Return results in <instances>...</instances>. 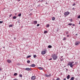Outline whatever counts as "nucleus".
<instances>
[{
  "instance_id": "nucleus-29",
  "label": "nucleus",
  "mask_w": 80,
  "mask_h": 80,
  "mask_svg": "<svg viewBox=\"0 0 80 80\" xmlns=\"http://www.w3.org/2000/svg\"><path fill=\"white\" fill-rule=\"evenodd\" d=\"M78 18H80V15H79L78 17Z\"/></svg>"
},
{
  "instance_id": "nucleus-48",
  "label": "nucleus",
  "mask_w": 80,
  "mask_h": 80,
  "mask_svg": "<svg viewBox=\"0 0 80 80\" xmlns=\"http://www.w3.org/2000/svg\"><path fill=\"white\" fill-rule=\"evenodd\" d=\"M46 3V4H47V2H46V3Z\"/></svg>"
},
{
  "instance_id": "nucleus-37",
  "label": "nucleus",
  "mask_w": 80,
  "mask_h": 80,
  "mask_svg": "<svg viewBox=\"0 0 80 80\" xmlns=\"http://www.w3.org/2000/svg\"><path fill=\"white\" fill-rule=\"evenodd\" d=\"M72 9L73 10H75V8H72Z\"/></svg>"
},
{
  "instance_id": "nucleus-50",
  "label": "nucleus",
  "mask_w": 80,
  "mask_h": 80,
  "mask_svg": "<svg viewBox=\"0 0 80 80\" xmlns=\"http://www.w3.org/2000/svg\"><path fill=\"white\" fill-rule=\"evenodd\" d=\"M77 62H75V63L76 64V63H77Z\"/></svg>"
},
{
  "instance_id": "nucleus-30",
  "label": "nucleus",
  "mask_w": 80,
  "mask_h": 80,
  "mask_svg": "<svg viewBox=\"0 0 80 80\" xmlns=\"http://www.w3.org/2000/svg\"><path fill=\"white\" fill-rule=\"evenodd\" d=\"M70 22H72V19H70Z\"/></svg>"
},
{
  "instance_id": "nucleus-27",
  "label": "nucleus",
  "mask_w": 80,
  "mask_h": 80,
  "mask_svg": "<svg viewBox=\"0 0 80 80\" xmlns=\"http://www.w3.org/2000/svg\"><path fill=\"white\" fill-rule=\"evenodd\" d=\"M68 25L71 26V25H72V23H68Z\"/></svg>"
},
{
  "instance_id": "nucleus-42",
  "label": "nucleus",
  "mask_w": 80,
  "mask_h": 80,
  "mask_svg": "<svg viewBox=\"0 0 80 80\" xmlns=\"http://www.w3.org/2000/svg\"><path fill=\"white\" fill-rule=\"evenodd\" d=\"M63 80H66V79L65 78H64Z\"/></svg>"
},
{
  "instance_id": "nucleus-52",
  "label": "nucleus",
  "mask_w": 80,
  "mask_h": 80,
  "mask_svg": "<svg viewBox=\"0 0 80 80\" xmlns=\"http://www.w3.org/2000/svg\"><path fill=\"white\" fill-rule=\"evenodd\" d=\"M20 0H18V1H20Z\"/></svg>"
},
{
  "instance_id": "nucleus-49",
  "label": "nucleus",
  "mask_w": 80,
  "mask_h": 80,
  "mask_svg": "<svg viewBox=\"0 0 80 80\" xmlns=\"http://www.w3.org/2000/svg\"><path fill=\"white\" fill-rule=\"evenodd\" d=\"M14 40H15V38H14Z\"/></svg>"
},
{
  "instance_id": "nucleus-10",
  "label": "nucleus",
  "mask_w": 80,
  "mask_h": 80,
  "mask_svg": "<svg viewBox=\"0 0 80 80\" xmlns=\"http://www.w3.org/2000/svg\"><path fill=\"white\" fill-rule=\"evenodd\" d=\"M7 62H8V63H11V62H12V61H11V60H10V59H8L7 60Z\"/></svg>"
},
{
  "instance_id": "nucleus-44",
  "label": "nucleus",
  "mask_w": 80,
  "mask_h": 80,
  "mask_svg": "<svg viewBox=\"0 0 80 80\" xmlns=\"http://www.w3.org/2000/svg\"><path fill=\"white\" fill-rule=\"evenodd\" d=\"M76 36L78 35V34H76Z\"/></svg>"
},
{
  "instance_id": "nucleus-51",
  "label": "nucleus",
  "mask_w": 80,
  "mask_h": 80,
  "mask_svg": "<svg viewBox=\"0 0 80 80\" xmlns=\"http://www.w3.org/2000/svg\"><path fill=\"white\" fill-rule=\"evenodd\" d=\"M3 48H5V47H3Z\"/></svg>"
},
{
  "instance_id": "nucleus-47",
  "label": "nucleus",
  "mask_w": 80,
  "mask_h": 80,
  "mask_svg": "<svg viewBox=\"0 0 80 80\" xmlns=\"http://www.w3.org/2000/svg\"><path fill=\"white\" fill-rule=\"evenodd\" d=\"M61 58H63V56H61Z\"/></svg>"
},
{
  "instance_id": "nucleus-39",
  "label": "nucleus",
  "mask_w": 80,
  "mask_h": 80,
  "mask_svg": "<svg viewBox=\"0 0 80 80\" xmlns=\"http://www.w3.org/2000/svg\"><path fill=\"white\" fill-rule=\"evenodd\" d=\"M72 26H75V24H72Z\"/></svg>"
},
{
  "instance_id": "nucleus-18",
  "label": "nucleus",
  "mask_w": 80,
  "mask_h": 80,
  "mask_svg": "<svg viewBox=\"0 0 80 80\" xmlns=\"http://www.w3.org/2000/svg\"><path fill=\"white\" fill-rule=\"evenodd\" d=\"M17 16H14L13 17V19H16L17 18Z\"/></svg>"
},
{
  "instance_id": "nucleus-12",
  "label": "nucleus",
  "mask_w": 80,
  "mask_h": 80,
  "mask_svg": "<svg viewBox=\"0 0 80 80\" xmlns=\"http://www.w3.org/2000/svg\"><path fill=\"white\" fill-rule=\"evenodd\" d=\"M3 12H6V9L5 8H4L3 9Z\"/></svg>"
},
{
  "instance_id": "nucleus-2",
  "label": "nucleus",
  "mask_w": 80,
  "mask_h": 80,
  "mask_svg": "<svg viewBox=\"0 0 80 80\" xmlns=\"http://www.w3.org/2000/svg\"><path fill=\"white\" fill-rule=\"evenodd\" d=\"M52 57L53 58V59L54 60H55L58 58L57 56L55 54L52 55Z\"/></svg>"
},
{
  "instance_id": "nucleus-46",
  "label": "nucleus",
  "mask_w": 80,
  "mask_h": 80,
  "mask_svg": "<svg viewBox=\"0 0 80 80\" xmlns=\"http://www.w3.org/2000/svg\"><path fill=\"white\" fill-rule=\"evenodd\" d=\"M2 70V69H1V68H0V71H1V70Z\"/></svg>"
},
{
  "instance_id": "nucleus-17",
  "label": "nucleus",
  "mask_w": 80,
  "mask_h": 80,
  "mask_svg": "<svg viewBox=\"0 0 80 80\" xmlns=\"http://www.w3.org/2000/svg\"><path fill=\"white\" fill-rule=\"evenodd\" d=\"M48 48H52V46L51 45H49L48 46Z\"/></svg>"
},
{
  "instance_id": "nucleus-32",
  "label": "nucleus",
  "mask_w": 80,
  "mask_h": 80,
  "mask_svg": "<svg viewBox=\"0 0 80 80\" xmlns=\"http://www.w3.org/2000/svg\"><path fill=\"white\" fill-rule=\"evenodd\" d=\"M63 60V59H61V62H62V61Z\"/></svg>"
},
{
  "instance_id": "nucleus-34",
  "label": "nucleus",
  "mask_w": 80,
  "mask_h": 80,
  "mask_svg": "<svg viewBox=\"0 0 80 80\" xmlns=\"http://www.w3.org/2000/svg\"><path fill=\"white\" fill-rule=\"evenodd\" d=\"M65 39H66V38H64L63 39V40H65Z\"/></svg>"
},
{
  "instance_id": "nucleus-40",
  "label": "nucleus",
  "mask_w": 80,
  "mask_h": 80,
  "mask_svg": "<svg viewBox=\"0 0 80 80\" xmlns=\"http://www.w3.org/2000/svg\"><path fill=\"white\" fill-rule=\"evenodd\" d=\"M38 7H40V5H38Z\"/></svg>"
},
{
  "instance_id": "nucleus-41",
  "label": "nucleus",
  "mask_w": 80,
  "mask_h": 80,
  "mask_svg": "<svg viewBox=\"0 0 80 80\" xmlns=\"http://www.w3.org/2000/svg\"><path fill=\"white\" fill-rule=\"evenodd\" d=\"M67 37H69V35H67Z\"/></svg>"
},
{
  "instance_id": "nucleus-25",
  "label": "nucleus",
  "mask_w": 80,
  "mask_h": 80,
  "mask_svg": "<svg viewBox=\"0 0 80 80\" xmlns=\"http://www.w3.org/2000/svg\"><path fill=\"white\" fill-rule=\"evenodd\" d=\"M9 27H13V26L12 25H9Z\"/></svg>"
},
{
  "instance_id": "nucleus-15",
  "label": "nucleus",
  "mask_w": 80,
  "mask_h": 80,
  "mask_svg": "<svg viewBox=\"0 0 80 80\" xmlns=\"http://www.w3.org/2000/svg\"><path fill=\"white\" fill-rule=\"evenodd\" d=\"M52 20H55V18L54 17H53L52 18Z\"/></svg>"
},
{
  "instance_id": "nucleus-21",
  "label": "nucleus",
  "mask_w": 80,
  "mask_h": 80,
  "mask_svg": "<svg viewBox=\"0 0 80 80\" xmlns=\"http://www.w3.org/2000/svg\"><path fill=\"white\" fill-rule=\"evenodd\" d=\"M30 62V60H28L27 61V62L28 63H29Z\"/></svg>"
},
{
  "instance_id": "nucleus-24",
  "label": "nucleus",
  "mask_w": 80,
  "mask_h": 80,
  "mask_svg": "<svg viewBox=\"0 0 80 80\" xmlns=\"http://www.w3.org/2000/svg\"><path fill=\"white\" fill-rule=\"evenodd\" d=\"M44 33H47V31H45L44 32Z\"/></svg>"
},
{
  "instance_id": "nucleus-28",
  "label": "nucleus",
  "mask_w": 80,
  "mask_h": 80,
  "mask_svg": "<svg viewBox=\"0 0 80 80\" xmlns=\"http://www.w3.org/2000/svg\"><path fill=\"white\" fill-rule=\"evenodd\" d=\"M50 26V25L49 24H48L47 26V28L49 27V26Z\"/></svg>"
},
{
  "instance_id": "nucleus-38",
  "label": "nucleus",
  "mask_w": 80,
  "mask_h": 80,
  "mask_svg": "<svg viewBox=\"0 0 80 80\" xmlns=\"http://www.w3.org/2000/svg\"><path fill=\"white\" fill-rule=\"evenodd\" d=\"M12 14L10 15H9L10 17H12Z\"/></svg>"
},
{
  "instance_id": "nucleus-20",
  "label": "nucleus",
  "mask_w": 80,
  "mask_h": 80,
  "mask_svg": "<svg viewBox=\"0 0 80 80\" xmlns=\"http://www.w3.org/2000/svg\"><path fill=\"white\" fill-rule=\"evenodd\" d=\"M21 15H22V14H21V13H20L18 15V17H21Z\"/></svg>"
},
{
  "instance_id": "nucleus-7",
  "label": "nucleus",
  "mask_w": 80,
  "mask_h": 80,
  "mask_svg": "<svg viewBox=\"0 0 80 80\" xmlns=\"http://www.w3.org/2000/svg\"><path fill=\"white\" fill-rule=\"evenodd\" d=\"M35 78H36L35 76H33L31 77V79L32 80H35Z\"/></svg>"
},
{
  "instance_id": "nucleus-35",
  "label": "nucleus",
  "mask_w": 80,
  "mask_h": 80,
  "mask_svg": "<svg viewBox=\"0 0 80 80\" xmlns=\"http://www.w3.org/2000/svg\"><path fill=\"white\" fill-rule=\"evenodd\" d=\"M76 5V4H72V6H75V5Z\"/></svg>"
},
{
  "instance_id": "nucleus-22",
  "label": "nucleus",
  "mask_w": 80,
  "mask_h": 80,
  "mask_svg": "<svg viewBox=\"0 0 80 80\" xmlns=\"http://www.w3.org/2000/svg\"><path fill=\"white\" fill-rule=\"evenodd\" d=\"M14 76H16V75H17V73H14Z\"/></svg>"
},
{
  "instance_id": "nucleus-26",
  "label": "nucleus",
  "mask_w": 80,
  "mask_h": 80,
  "mask_svg": "<svg viewBox=\"0 0 80 80\" xmlns=\"http://www.w3.org/2000/svg\"><path fill=\"white\" fill-rule=\"evenodd\" d=\"M19 77L22 78V74L19 75Z\"/></svg>"
},
{
  "instance_id": "nucleus-36",
  "label": "nucleus",
  "mask_w": 80,
  "mask_h": 80,
  "mask_svg": "<svg viewBox=\"0 0 80 80\" xmlns=\"http://www.w3.org/2000/svg\"><path fill=\"white\" fill-rule=\"evenodd\" d=\"M52 60V58H51L49 59V60Z\"/></svg>"
},
{
  "instance_id": "nucleus-6",
  "label": "nucleus",
  "mask_w": 80,
  "mask_h": 80,
  "mask_svg": "<svg viewBox=\"0 0 80 80\" xmlns=\"http://www.w3.org/2000/svg\"><path fill=\"white\" fill-rule=\"evenodd\" d=\"M25 70H27V71H30V70H31V69H30V68H26L25 69Z\"/></svg>"
},
{
  "instance_id": "nucleus-19",
  "label": "nucleus",
  "mask_w": 80,
  "mask_h": 80,
  "mask_svg": "<svg viewBox=\"0 0 80 80\" xmlns=\"http://www.w3.org/2000/svg\"><path fill=\"white\" fill-rule=\"evenodd\" d=\"M32 57V56L31 55L28 56L27 57V58H30V57Z\"/></svg>"
},
{
  "instance_id": "nucleus-9",
  "label": "nucleus",
  "mask_w": 80,
  "mask_h": 80,
  "mask_svg": "<svg viewBox=\"0 0 80 80\" xmlns=\"http://www.w3.org/2000/svg\"><path fill=\"white\" fill-rule=\"evenodd\" d=\"M45 76L46 77H50L51 76V74H50L49 75H48L47 74H45Z\"/></svg>"
},
{
  "instance_id": "nucleus-45",
  "label": "nucleus",
  "mask_w": 80,
  "mask_h": 80,
  "mask_svg": "<svg viewBox=\"0 0 80 80\" xmlns=\"http://www.w3.org/2000/svg\"><path fill=\"white\" fill-rule=\"evenodd\" d=\"M79 24L80 25V21L79 22Z\"/></svg>"
},
{
  "instance_id": "nucleus-11",
  "label": "nucleus",
  "mask_w": 80,
  "mask_h": 80,
  "mask_svg": "<svg viewBox=\"0 0 80 80\" xmlns=\"http://www.w3.org/2000/svg\"><path fill=\"white\" fill-rule=\"evenodd\" d=\"M38 69L39 70H43V68L42 67H38Z\"/></svg>"
},
{
  "instance_id": "nucleus-31",
  "label": "nucleus",
  "mask_w": 80,
  "mask_h": 80,
  "mask_svg": "<svg viewBox=\"0 0 80 80\" xmlns=\"http://www.w3.org/2000/svg\"><path fill=\"white\" fill-rule=\"evenodd\" d=\"M39 26H40V24H38L37 25V27H38Z\"/></svg>"
},
{
  "instance_id": "nucleus-3",
  "label": "nucleus",
  "mask_w": 80,
  "mask_h": 80,
  "mask_svg": "<svg viewBox=\"0 0 80 80\" xmlns=\"http://www.w3.org/2000/svg\"><path fill=\"white\" fill-rule=\"evenodd\" d=\"M70 14V12H64V15L66 16L68 15V14Z\"/></svg>"
},
{
  "instance_id": "nucleus-5",
  "label": "nucleus",
  "mask_w": 80,
  "mask_h": 80,
  "mask_svg": "<svg viewBox=\"0 0 80 80\" xmlns=\"http://www.w3.org/2000/svg\"><path fill=\"white\" fill-rule=\"evenodd\" d=\"M46 53V51H43L42 52L41 54L42 55H45Z\"/></svg>"
},
{
  "instance_id": "nucleus-1",
  "label": "nucleus",
  "mask_w": 80,
  "mask_h": 80,
  "mask_svg": "<svg viewBox=\"0 0 80 80\" xmlns=\"http://www.w3.org/2000/svg\"><path fill=\"white\" fill-rule=\"evenodd\" d=\"M74 63V62H69L68 64V66H70V67L71 68H73V67L74 66V64H73Z\"/></svg>"
},
{
  "instance_id": "nucleus-13",
  "label": "nucleus",
  "mask_w": 80,
  "mask_h": 80,
  "mask_svg": "<svg viewBox=\"0 0 80 80\" xmlns=\"http://www.w3.org/2000/svg\"><path fill=\"white\" fill-rule=\"evenodd\" d=\"M34 24H37V21H34Z\"/></svg>"
},
{
  "instance_id": "nucleus-33",
  "label": "nucleus",
  "mask_w": 80,
  "mask_h": 80,
  "mask_svg": "<svg viewBox=\"0 0 80 80\" xmlns=\"http://www.w3.org/2000/svg\"><path fill=\"white\" fill-rule=\"evenodd\" d=\"M3 23V21H0V23Z\"/></svg>"
},
{
  "instance_id": "nucleus-14",
  "label": "nucleus",
  "mask_w": 80,
  "mask_h": 80,
  "mask_svg": "<svg viewBox=\"0 0 80 80\" xmlns=\"http://www.w3.org/2000/svg\"><path fill=\"white\" fill-rule=\"evenodd\" d=\"M70 75H68L67 77V79H69V78H70Z\"/></svg>"
},
{
  "instance_id": "nucleus-43",
  "label": "nucleus",
  "mask_w": 80,
  "mask_h": 80,
  "mask_svg": "<svg viewBox=\"0 0 80 80\" xmlns=\"http://www.w3.org/2000/svg\"><path fill=\"white\" fill-rule=\"evenodd\" d=\"M40 1H41V2H42V1H43V0H40Z\"/></svg>"
},
{
  "instance_id": "nucleus-23",
  "label": "nucleus",
  "mask_w": 80,
  "mask_h": 80,
  "mask_svg": "<svg viewBox=\"0 0 80 80\" xmlns=\"http://www.w3.org/2000/svg\"><path fill=\"white\" fill-rule=\"evenodd\" d=\"M37 57V55H33V58H36V57Z\"/></svg>"
},
{
  "instance_id": "nucleus-16",
  "label": "nucleus",
  "mask_w": 80,
  "mask_h": 80,
  "mask_svg": "<svg viewBox=\"0 0 80 80\" xmlns=\"http://www.w3.org/2000/svg\"><path fill=\"white\" fill-rule=\"evenodd\" d=\"M70 80H74V77H72Z\"/></svg>"
},
{
  "instance_id": "nucleus-8",
  "label": "nucleus",
  "mask_w": 80,
  "mask_h": 80,
  "mask_svg": "<svg viewBox=\"0 0 80 80\" xmlns=\"http://www.w3.org/2000/svg\"><path fill=\"white\" fill-rule=\"evenodd\" d=\"M31 67H35L36 66L35 64H32L30 65Z\"/></svg>"
},
{
  "instance_id": "nucleus-4",
  "label": "nucleus",
  "mask_w": 80,
  "mask_h": 80,
  "mask_svg": "<svg viewBox=\"0 0 80 80\" xmlns=\"http://www.w3.org/2000/svg\"><path fill=\"white\" fill-rule=\"evenodd\" d=\"M79 44H80V42H79V41H77L75 42V45L77 46V45H79Z\"/></svg>"
}]
</instances>
